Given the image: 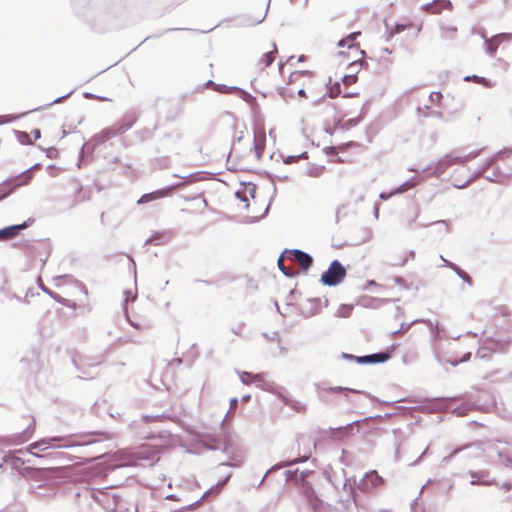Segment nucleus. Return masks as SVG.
Listing matches in <instances>:
<instances>
[{"label": "nucleus", "instance_id": "052dcab7", "mask_svg": "<svg viewBox=\"0 0 512 512\" xmlns=\"http://www.w3.org/2000/svg\"><path fill=\"white\" fill-rule=\"evenodd\" d=\"M441 259L444 261V265L450 269H452L453 271H455V269L458 267V265H456L455 263L445 259L443 256H441Z\"/></svg>", "mask_w": 512, "mask_h": 512}, {"label": "nucleus", "instance_id": "4d7b16f0", "mask_svg": "<svg viewBox=\"0 0 512 512\" xmlns=\"http://www.w3.org/2000/svg\"><path fill=\"white\" fill-rule=\"evenodd\" d=\"M337 149H338V148H337V147H335V146H330V147H326V148L324 149V151H325V153H326L327 155H329V156H335V155H337Z\"/></svg>", "mask_w": 512, "mask_h": 512}, {"label": "nucleus", "instance_id": "f704fd0d", "mask_svg": "<svg viewBox=\"0 0 512 512\" xmlns=\"http://www.w3.org/2000/svg\"><path fill=\"white\" fill-rule=\"evenodd\" d=\"M134 124V120H124L118 124H116L113 128L116 135L122 134L129 130Z\"/></svg>", "mask_w": 512, "mask_h": 512}, {"label": "nucleus", "instance_id": "49530a36", "mask_svg": "<svg viewBox=\"0 0 512 512\" xmlns=\"http://www.w3.org/2000/svg\"><path fill=\"white\" fill-rule=\"evenodd\" d=\"M500 488L508 493L507 500L512 501V482H504L501 484Z\"/></svg>", "mask_w": 512, "mask_h": 512}, {"label": "nucleus", "instance_id": "cd10ccee", "mask_svg": "<svg viewBox=\"0 0 512 512\" xmlns=\"http://www.w3.org/2000/svg\"><path fill=\"white\" fill-rule=\"evenodd\" d=\"M418 184H419V181L416 179L415 176H413L410 179H408L407 181H405L404 183H402L399 187L394 189L392 191V194H402V193L408 191L409 189L415 187Z\"/></svg>", "mask_w": 512, "mask_h": 512}, {"label": "nucleus", "instance_id": "473e14b6", "mask_svg": "<svg viewBox=\"0 0 512 512\" xmlns=\"http://www.w3.org/2000/svg\"><path fill=\"white\" fill-rule=\"evenodd\" d=\"M230 478V475L226 476L225 479L219 481L214 487H211L210 489H208L201 497L200 500L208 497L210 494L212 493H219L220 490L226 485V483L228 482Z\"/></svg>", "mask_w": 512, "mask_h": 512}, {"label": "nucleus", "instance_id": "a18cd8bd", "mask_svg": "<svg viewBox=\"0 0 512 512\" xmlns=\"http://www.w3.org/2000/svg\"><path fill=\"white\" fill-rule=\"evenodd\" d=\"M34 422L35 421L33 420L32 424H30L26 430H24L20 435H18L19 442H25L26 440H28L31 437L30 429H31L32 425H34Z\"/></svg>", "mask_w": 512, "mask_h": 512}, {"label": "nucleus", "instance_id": "f3484780", "mask_svg": "<svg viewBox=\"0 0 512 512\" xmlns=\"http://www.w3.org/2000/svg\"><path fill=\"white\" fill-rule=\"evenodd\" d=\"M493 159H487L483 162L477 169L474 170L472 176L464 182L462 185H455L458 189L466 188L470 183L484 176V173L490 168L493 167Z\"/></svg>", "mask_w": 512, "mask_h": 512}, {"label": "nucleus", "instance_id": "58836bf2", "mask_svg": "<svg viewBox=\"0 0 512 512\" xmlns=\"http://www.w3.org/2000/svg\"><path fill=\"white\" fill-rule=\"evenodd\" d=\"M2 461L3 463L11 464L12 466L17 467L20 459L9 452L2 457Z\"/></svg>", "mask_w": 512, "mask_h": 512}, {"label": "nucleus", "instance_id": "338daca9", "mask_svg": "<svg viewBox=\"0 0 512 512\" xmlns=\"http://www.w3.org/2000/svg\"><path fill=\"white\" fill-rule=\"evenodd\" d=\"M41 289L46 292L47 294H49L51 297L55 298L58 297V295L54 292H52L51 290H49L48 288H46L44 285H41Z\"/></svg>", "mask_w": 512, "mask_h": 512}, {"label": "nucleus", "instance_id": "2f4dec72", "mask_svg": "<svg viewBox=\"0 0 512 512\" xmlns=\"http://www.w3.org/2000/svg\"><path fill=\"white\" fill-rule=\"evenodd\" d=\"M284 252L282 253V255L279 257L278 261H277V264H278V267L280 269V271L286 276V277H289V278H292L294 277L297 272L293 269V268H289V267H286L283 263V257H284Z\"/></svg>", "mask_w": 512, "mask_h": 512}, {"label": "nucleus", "instance_id": "39448f33", "mask_svg": "<svg viewBox=\"0 0 512 512\" xmlns=\"http://www.w3.org/2000/svg\"><path fill=\"white\" fill-rule=\"evenodd\" d=\"M38 167L40 164H35L16 177L3 181L0 184V201L13 193L16 188L28 184L33 176L32 171Z\"/></svg>", "mask_w": 512, "mask_h": 512}, {"label": "nucleus", "instance_id": "f257e3e1", "mask_svg": "<svg viewBox=\"0 0 512 512\" xmlns=\"http://www.w3.org/2000/svg\"><path fill=\"white\" fill-rule=\"evenodd\" d=\"M469 449H476L475 456H481L483 453L491 459V461L509 467L512 464V454L510 448L503 442H487V443H474L468 447Z\"/></svg>", "mask_w": 512, "mask_h": 512}, {"label": "nucleus", "instance_id": "aec40b11", "mask_svg": "<svg viewBox=\"0 0 512 512\" xmlns=\"http://www.w3.org/2000/svg\"><path fill=\"white\" fill-rule=\"evenodd\" d=\"M173 237V232L170 230H165L162 232H155L153 235L146 240L145 245L152 243L155 245H163L168 243Z\"/></svg>", "mask_w": 512, "mask_h": 512}, {"label": "nucleus", "instance_id": "393cba45", "mask_svg": "<svg viewBox=\"0 0 512 512\" xmlns=\"http://www.w3.org/2000/svg\"><path fill=\"white\" fill-rule=\"evenodd\" d=\"M114 136H116V133L113 127L105 128L100 133L93 136V142L100 145Z\"/></svg>", "mask_w": 512, "mask_h": 512}, {"label": "nucleus", "instance_id": "e433bc0d", "mask_svg": "<svg viewBox=\"0 0 512 512\" xmlns=\"http://www.w3.org/2000/svg\"><path fill=\"white\" fill-rule=\"evenodd\" d=\"M352 311H353V305L341 304L336 311V316L346 318L351 315Z\"/></svg>", "mask_w": 512, "mask_h": 512}, {"label": "nucleus", "instance_id": "4be33fe9", "mask_svg": "<svg viewBox=\"0 0 512 512\" xmlns=\"http://www.w3.org/2000/svg\"><path fill=\"white\" fill-rule=\"evenodd\" d=\"M265 376V373L254 374L252 383L255 384L257 388L262 390L273 391L275 388V383L267 380Z\"/></svg>", "mask_w": 512, "mask_h": 512}, {"label": "nucleus", "instance_id": "2eb2a0df", "mask_svg": "<svg viewBox=\"0 0 512 512\" xmlns=\"http://www.w3.org/2000/svg\"><path fill=\"white\" fill-rule=\"evenodd\" d=\"M267 8L264 4H262L258 8H250V10L245 15V21L248 25H255L261 23L266 16Z\"/></svg>", "mask_w": 512, "mask_h": 512}, {"label": "nucleus", "instance_id": "5701e85b", "mask_svg": "<svg viewBox=\"0 0 512 512\" xmlns=\"http://www.w3.org/2000/svg\"><path fill=\"white\" fill-rule=\"evenodd\" d=\"M310 473L311 472L308 470H305V471H299L298 469L287 470L285 472L286 481H288V482L295 481L297 484H299L302 481H304Z\"/></svg>", "mask_w": 512, "mask_h": 512}, {"label": "nucleus", "instance_id": "69168bd1", "mask_svg": "<svg viewBox=\"0 0 512 512\" xmlns=\"http://www.w3.org/2000/svg\"><path fill=\"white\" fill-rule=\"evenodd\" d=\"M237 405H238V399L237 398H232L230 400V409L229 411H233L237 408Z\"/></svg>", "mask_w": 512, "mask_h": 512}, {"label": "nucleus", "instance_id": "13d9d810", "mask_svg": "<svg viewBox=\"0 0 512 512\" xmlns=\"http://www.w3.org/2000/svg\"><path fill=\"white\" fill-rule=\"evenodd\" d=\"M410 326H411V324H404V323H402L400 328L398 330L394 331L392 333V335H397V334H400L402 332H405V331H407L410 328Z\"/></svg>", "mask_w": 512, "mask_h": 512}, {"label": "nucleus", "instance_id": "ea45409f", "mask_svg": "<svg viewBox=\"0 0 512 512\" xmlns=\"http://www.w3.org/2000/svg\"><path fill=\"white\" fill-rule=\"evenodd\" d=\"M238 374L240 376L241 382L244 385L252 384L254 374H252L250 372H246V371L238 372Z\"/></svg>", "mask_w": 512, "mask_h": 512}, {"label": "nucleus", "instance_id": "0eeeda50", "mask_svg": "<svg viewBox=\"0 0 512 512\" xmlns=\"http://www.w3.org/2000/svg\"><path fill=\"white\" fill-rule=\"evenodd\" d=\"M347 271L344 265L337 259L333 260L328 269L321 274L320 281L323 285L335 287L346 277Z\"/></svg>", "mask_w": 512, "mask_h": 512}, {"label": "nucleus", "instance_id": "7c9ffc66", "mask_svg": "<svg viewBox=\"0 0 512 512\" xmlns=\"http://www.w3.org/2000/svg\"><path fill=\"white\" fill-rule=\"evenodd\" d=\"M474 443H472L473 445ZM471 446V444L469 445H465L463 447H460V448H456L454 449L447 457L444 458V461L446 460H449V459H452L453 457H455L458 453H460L461 451L463 450H466L468 451V456L469 457H476L475 454L477 453V450L476 449H469L468 447Z\"/></svg>", "mask_w": 512, "mask_h": 512}, {"label": "nucleus", "instance_id": "c9c22d12", "mask_svg": "<svg viewBox=\"0 0 512 512\" xmlns=\"http://www.w3.org/2000/svg\"><path fill=\"white\" fill-rule=\"evenodd\" d=\"M97 146L99 145L93 142V138L90 141L84 143L80 151V160L83 159L85 153L92 154ZM78 167H80V163H78Z\"/></svg>", "mask_w": 512, "mask_h": 512}, {"label": "nucleus", "instance_id": "774afa93", "mask_svg": "<svg viewBox=\"0 0 512 512\" xmlns=\"http://www.w3.org/2000/svg\"><path fill=\"white\" fill-rule=\"evenodd\" d=\"M392 192L390 193H386V192H381L379 197L382 199V200H388L391 196H392Z\"/></svg>", "mask_w": 512, "mask_h": 512}, {"label": "nucleus", "instance_id": "4468645a", "mask_svg": "<svg viewBox=\"0 0 512 512\" xmlns=\"http://www.w3.org/2000/svg\"><path fill=\"white\" fill-rule=\"evenodd\" d=\"M484 351H491L492 353L493 352H502L503 344L500 341L495 340V339H486L481 343V345L476 353V357H478L480 359H488V354H484Z\"/></svg>", "mask_w": 512, "mask_h": 512}, {"label": "nucleus", "instance_id": "bb28decb", "mask_svg": "<svg viewBox=\"0 0 512 512\" xmlns=\"http://www.w3.org/2000/svg\"><path fill=\"white\" fill-rule=\"evenodd\" d=\"M464 81L466 82H469V81H473L475 83H478V84H481L483 85L484 87L486 88H492L495 86V82L489 80V79H486L484 77H481V76H478V75H467L463 78Z\"/></svg>", "mask_w": 512, "mask_h": 512}, {"label": "nucleus", "instance_id": "412c9836", "mask_svg": "<svg viewBox=\"0 0 512 512\" xmlns=\"http://www.w3.org/2000/svg\"><path fill=\"white\" fill-rule=\"evenodd\" d=\"M308 459V456H303V457H300V458H295L293 460H289V461H282V462H279L275 465H273L270 469L267 470V472L264 474L263 478L261 479L259 485L263 484L266 477L276 471V470H279V469H282V468H285V467H289V466H292V465H295L297 463H300V462H305L306 460Z\"/></svg>", "mask_w": 512, "mask_h": 512}, {"label": "nucleus", "instance_id": "20e7f679", "mask_svg": "<svg viewBox=\"0 0 512 512\" xmlns=\"http://www.w3.org/2000/svg\"><path fill=\"white\" fill-rule=\"evenodd\" d=\"M95 440H88L82 443H75L69 437H48L29 445L28 450L32 455L41 457L38 451H46L50 448H72L95 443Z\"/></svg>", "mask_w": 512, "mask_h": 512}, {"label": "nucleus", "instance_id": "680f3d73", "mask_svg": "<svg viewBox=\"0 0 512 512\" xmlns=\"http://www.w3.org/2000/svg\"><path fill=\"white\" fill-rule=\"evenodd\" d=\"M241 465H242L241 461L223 462L220 464V466H230V467H240Z\"/></svg>", "mask_w": 512, "mask_h": 512}, {"label": "nucleus", "instance_id": "864d4df0", "mask_svg": "<svg viewBox=\"0 0 512 512\" xmlns=\"http://www.w3.org/2000/svg\"><path fill=\"white\" fill-rule=\"evenodd\" d=\"M455 400H456V398L441 399V400H439L440 407L444 408V409H448V408H450V403Z\"/></svg>", "mask_w": 512, "mask_h": 512}, {"label": "nucleus", "instance_id": "ddd939ff", "mask_svg": "<svg viewBox=\"0 0 512 512\" xmlns=\"http://www.w3.org/2000/svg\"><path fill=\"white\" fill-rule=\"evenodd\" d=\"M391 358V352L382 351L355 358L358 364H380L385 363Z\"/></svg>", "mask_w": 512, "mask_h": 512}, {"label": "nucleus", "instance_id": "9d476101", "mask_svg": "<svg viewBox=\"0 0 512 512\" xmlns=\"http://www.w3.org/2000/svg\"><path fill=\"white\" fill-rule=\"evenodd\" d=\"M182 185H184L183 182H179L161 189H158L156 191L144 194L140 197L138 200V204L148 203L150 201L160 199L163 197L168 196L173 190L180 188Z\"/></svg>", "mask_w": 512, "mask_h": 512}, {"label": "nucleus", "instance_id": "de8ad7c7", "mask_svg": "<svg viewBox=\"0 0 512 512\" xmlns=\"http://www.w3.org/2000/svg\"><path fill=\"white\" fill-rule=\"evenodd\" d=\"M18 139H19V141L22 144H25V145H31L32 144L31 137H30V135L27 132H19V138Z\"/></svg>", "mask_w": 512, "mask_h": 512}, {"label": "nucleus", "instance_id": "e2e57ef3", "mask_svg": "<svg viewBox=\"0 0 512 512\" xmlns=\"http://www.w3.org/2000/svg\"><path fill=\"white\" fill-rule=\"evenodd\" d=\"M297 155H289L287 156L285 159H284V163L285 164H292L294 162H297Z\"/></svg>", "mask_w": 512, "mask_h": 512}, {"label": "nucleus", "instance_id": "3c124183", "mask_svg": "<svg viewBox=\"0 0 512 512\" xmlns=\"http://www.w3.org/2000/svg\"><path fill=\"white\" fill-rule=\"evenodd\" d=\"M363 65V61L362 60H359V61H353L352 63L349 64L348 66V69L350 70V74H356L357 75V71L355 70L358 66H362Z\"/></svg>", "mask_w": 512, "mask_h": 512}, {"label": "nucleus", "instance_id": "37998d69", "mask_svg": "<svg viewBox=\"0 0 512 512\" xmlns=\"http://www.w3.org/2000/svg\"><path fill=\"white\" fill-rule=\"evenodd\" d=\"M340 93H341V86H340V83H339V82L334 83V84L329 88V97H330V98H335V97H337Z\"/></svg>", "mask_w": 512, "mask_h": 512}, {"label": "nucleus", "instance_id": "79ce46f5", "mask_svg": "<svg viewBox=\"0 0 512 512\" xmlns=\"http://www.w3.org/2000/svg\"><path fill=\"white\" fill-rule=\"evenodd\" d=\"M506 154H512V148L511 149L504 148V149L498 151L497 153H495L489 159H493V164L495 165L497 160L501 159L503 157V155H506Z\"/></svg>", "mask_w": 512, "mask_h": 512}, {"label": "nucleus", "instance_id": "72a5a7b5", "mask_svg": "<svg viewBox=\"0 0 512 512\" xmlns=\"http://www.w3.org/2000/svg\"><path fill=\"white\" fill-rule=\"evenodd\" d=\"M230 478V475L226 476L225 479L219 481L214 487H211L210 489H208L201 497L200 500L208 497L210 494L212 493H219L220 490L226 485V483L228 482Z\"/></svg>", "mask_w": 512, "mask_h": 512}, {"label": "nucleus", "instance_id": "09e8293b", "mask_svg": "<svg viewBox=\"0 0 512 512\" xmlns=\"http://www.w3.org/2000/svg\"><path fill=\"white\" fill-rule=\"evenodd\" d=\"M357 80L356 74H346L343 76L342 81L344 85H351Z\"/></svg>", "mask_w": 512, "mask_h": 512}, {"label": "nucleus", "instance_id": "9b49d317", "mask_svg": "<svg viewBox=\"0 0 512 512\" xmlns=\"http://www.w3.org/2000/svg\"><path fill=\"white\" fill-rule=\"evenodd\" d=\"M383 482V478L377 473V471L372 470L366 473L359 481L358 487L363 492H369Z\"/></svg>", "mask_w": 512, "mask_h": 512}, {"label": "nucleus", "instance_id": "603ef678", "mask_svg": "<svg viewBox=\"0 0 512 512\" xmlns=\"http://www.w3.org/2000/svg\"><path fill=\"white\" fill-rule=\"evenodd\" d=\"M235 196L242 202H248V197L246 191H237ZM249 207V204L246 203V208Z\"/></svg>", "mask_w": 512, "mask_h": 512}, {"label": "nucleus", "instance_id": "a19ab883", "mask_svg": "<svg viewBox=\"0 0 512 512\" xmlns=\"http://www.w3.org/2000/svg\"><path fill=\"white\" fill-rule=\"evenodd\" d=\"M199 175H200V173H198V172L197 173H191V174H189L187 176H180L178 174H173V176L176 177V178H183V179H185L186 180L185 183H191V182H195V181L199 180L200 179Z\"/></svg>", "mask_w": 512, "mask_h": 512}, {"label": "nucleus", "instance_id": "b1692460", "mask_svg": "<svg viewBox=\"0 0 512 512\" xmlns=\"http://www.w3.org/2000/svg\"><path fill=\"white\" fill-rule=\"evenodd\" d=\"M358 34H348L345 38L341 39L338 42V46L344 47L347 46L348 49H354L355 54H361L364 55L363 50H359L358 47H356V36Z\"/></svg>", "mask_w": 512, "mask_h": 512}, {"label": "nucleus", "instance_id": "bf43d9fd", "mask_svg": "<svg viewBox=\"0 0 512 512\" xmlns=\"http://www.w3.org/2000/svg\"><path fill=\"white\" fill-rule=\"evenodd\" d=\"M71 94H72V92H69V93H67L66 95H63V96H61V97H58V98H56L55 100H53L52 102L48 103L46 106H51V105H53V104L60 103V102H62L64 99L68 98Z\"/></svg>", "mask_w": 512, "mask_h": 512}, {"label": "nucleus", "instance_id": "f8f14e48", "mask_svg": "<svg viewBox=\"0 0 512 512\" xmlns=\"http://www.w3.org/2000/svg\"><path fill=\"white\" fill-rule=\"evenodd\" d=\"M30 222H32V219H28L21 224L10 225L0 229V240L7 241L14 239L22 230L29 227Z\"/></svg>", "mask_w": 512, "mask_h": 512}, {"label": "nucleus", "instance_id": "4c0bfd02", "mask_svg": "<svg viewBox=\"0 0 512 512\" xmlns=\"http://www.w3.org/2000/svg\"><path fill=\"white\" fill-rule=\"evenodd\" d=\"M457 276L462 279L464 282H466L469 286H473V280L469 276L468 273H466L464 270H462L459 266L454 271Z\"/></svg>", "mask_w": 512, "mask_h": 512}, {"label": "nucleus", "instance_id": "6ab92c4d", "mask_svg": "<svg viewBox=\"0 0 512 512\" xmlns=\"http://www.w3.org/2000/svg\"><path fill=\"white\" fill-rule=\"evenodd\" d=\"M452 8L450 0H434L425 6V10L431 14H440L443 10L451 11Z\"/></svg>", "mask_w": 512, "mask_h": 512}, {"label": "nucleus", "instance_id": "a211bd4d", "mask_svg": "<svg viewBox=\"0 0 512 512\" xmlns=\"http://www.w3.org/2000/svg\"><path fill=\"white\" fill-rule=\"evenodd\" d=\"M484 40L485 50L489 55H493L500 43L503 41L502 36L504 34H493L492 37H487V34H480Z\"/></svg>", "mask_w": 512, "mask_h": 512}, {"label": "nucleus", "instance_id": "dca6fc26", "mask_svg": "<svg viewBox=\"0 0 512 512\" xmlns=\"http://www.w3.org/2000/svg\"><path fill=\"white\" fill-rule=\"evenodd\" d=\"M469 476L472 478L470 484L471 485H483V486H490L494 485L495 481L489 479V472L487 470H481V471H468Z\"/></svg>", "mask_w": 512, "mask_h": 512}, {"label": "nucleus", "instance_id": "6e6552de", "mask_svg": "<svg viewBox=\"0 0 512 512\" xmlns=\"http://www.w3.org/2000/svg\"><path fill=\"white\" fill-rule=\"evenodd\" d=\"M300 486L301 494L306 498L309 505L312 507L314 512H326L327 506H324V503L318 498L316 495L312 485L306 481H302L298 484Z\"/></svg>", "mask_w": 512, "mask_h": 512}, {"label": "nucleus", "instance_id": "8fccbe9b", "mask_svg": "<svg viewBox=\"0 0 512 512\" xmlns=\"http://www.w3.org/2000/svg\"><path fill=\"white\" fill-rule=\"evenodd\" d=\"M469 408L467 406H457L452 409V412L457 416H464L467 414Z\"/></svg>", "mask_w": 512, "mask_h": 512}, {"label": "nucleus", "instance_id": "7ed1b4c3", "mask_svg": "<svg viewBox=\"0 0 512 512\" xmlns=\"http://www.w3.org/2000/svg\"><path fill=\"white\" fill-rule=\"evenodd\" d=\"M483 151V148L473 150L464 156H453L447 154L434 165L424 168L423 173H426L428 177H439L452 165H465L467 162L475 159Z\"/></svg>", "mask_w": 512, "mask_h": 512}, {"label": "nucleus", "instance_id": "f03ea898", "mask_svg": "<svg viewBox=\"0 0 512 512\" xmlns=\"http://www.w3.org/2000/svg\"><path fill=\"white\" fill-rule=\"evenodd\" d=\"M429 323L431 325L430 330L433 340V354L436 361L440 365L450 364L451 366L455 367L460 363H464L470 360L471 352L465 353L460 359H458L456 356H447L442 348V345L439 343L440 340L445 338L443 327L439 323H436L435 325H433L431 322Z\"/></svg>", "mask_w": 512, "mask_h": 512}, {"label": "nucleus", "instance_id": "a878e982", "mask_svg": "<svg viewBox=\"0 0 512 512\" xmlns=\"http://www.w3.org/2000/svg\"><path fill=\"white\" fill-rule=\"evenodd\" d=\"M361 421H365V419L355 420L351 423H348V424L338 427V428H330V431L333 433V437H336L335 434H341L343 436L350 435V434H353L354 425L358 424Z\"/></svg>", "mask_w": 512, "mask_h": 512}, {"label": "nucleus", "instance_id": "423d86ee", "mask_svg": "<svg viewBox=\"0 0 512 512\" xmlns=\"http://www.w3.org/2000/svg\"><path fill=\"white\" fill-rule=\"evenodd\" d=\"M315 392L320 401L324 403H332L334 395L343 394L346 398L348 393H362L359 390L343 387V386H330L327 382L315 383Z\"/></svg>", "mask_w": 512, "mask_h": 512}, {"label": "nucleus", "instance_id": "c756f323", "mask_svg": "<svg viewBox=\"0 0 512 512\" xmlns=\"http://www.w3.org/2000/svg\"><path fill=\"white\" fill-rule=\"evenodd\" d=\"M265 149V135L258 136L256 133L254 134V150L256 157L260 159Z\"/></svg>", "mask_w": 512, "mask_h": 512}, {"label": "nucleus", "instance_id": "6e6d98bb", "mask_svg": "<svg viewBox=\"0 0 512 512\" xmlns=\"http://www.w3.org/2000/svg\"><path fill=\"white\" fill-rule=\"evenodd\" d=\"M304 74H311L310 71H295V72H292L291 75H290V82L294 81L295 78L301 76V75H304Z\"/></svg>", "mask_w": 512, "mask_h": 512}, {"label": "nucleus", "instance_id": "c85d7f7f", "mask_svg": "<svg viewBox=\"0 0 512 512\" xmlns=\"http://www.w3.org/2000/svg\"><path fill=\"white\" fill-rule=\"evenodd\" d=\"M272 49L266 53H264L260 59V62L263 63L266 67L270 66L274 60L275 55L277 53V46L275 42L271 43Z\"/></svg>", "mask_w": 512, "mask_h": 512}, {"label": "nucleus", "instance_id": "5fc2aeb1", "mask_svg": "<svg viewBox=\"0 0 512 512\" xmlns=\"http://www.w3.org/2000/svg\"><path fill=\"white\" fill-rule=\"evenodd\" d=\"M322 170L323 168L312 167L308 170L307 174L311 177H318Z\"/></svg>", "mask_w": 512, "mask_h": 512}, {"label": "nucleus", "instance_id": "c03bdc74", "mask_svg": "<svg viewBox=\"0 0 512 512\" xmlns=\"http://www.w3.org/2000/svg\"><path fill=\"white\" fill-rule=\"evenodd\" d=\"M500 175H501V170L497 166V167L494 168L492 175H487V176H484V177L489 182H493L494 183V182H498V178L500 177Z\"/></svg>", "mask_w": 512, "mask_h": 512}, {"label": "nucleus", "instance_id": "1a4fd4ad", "mask_svg": "<svg viewBox=\"0 0 512 512\" xmlns=\"http://www.w3.org/2000/svg\"><path fill=\"white\" fill-rule=\"evenodd\" d=\"M284 254H286L287 257L291 261L299 263L301 270L304 272L308 271L311 268V266L313 265L312 256L303 250H300V249L285 250Z\"/></svg>", "mask_w": 512, "mask_h": 512}, {"label": "nucleus", "instance_id": "0e129e2a", "mask_svg": "<svg viewBox=\"0 0 512 512\" xmlns=\"http://www.w3.org/2000/svg\"><path fill=\"white\" fill-rule=\"evenodd\" d=\"M243 329V324H239L238 326L236 327H232L231 331L235 334V335H240L241 334V331Z\"/></svg>", "mask_w": 512, "mask_h": 512}]
</instances>
